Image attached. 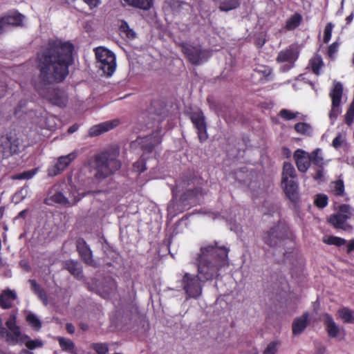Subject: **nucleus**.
<instances>
[{"label":"nucleus","mask_w":354,"mask_h":354,"mask_svg":"<svg viewBox=\"0 0 354 354\" xmlns=\"http://www.w3.org/2000/svg\"><path fill=\"white\" fill-rule=\"evenodd\" d=\"M74 46L70 41L50 40L37 54L39 75L31 81L34 89L44 99L59 107L68 103V95L53 84L63 82L69 75V67L73 64Z\"/></svg>","instance_id":"f257e3e1"},{"label":"nucleus","mask_w":354,"mask_h":354,"mask_svg":"<svg viewBox=\"0 0 354 354\" xmlns=\"http://www.w3.org/2000/svg\"><path fill=\"white\" fill-rule=\"evenodd\" d=\"M230 249L219 246L217 241L201 247L196 258L198 275L185 272L180 280L187 298H199L203 293V283L217 278L221 268L229 266Z\"/></svg>","instance_id":"f03ea898"},{"label":"nucleus","mask_w":354,"mask_h":354,"mask_svg":"<svg viewBox=\"0 0 354 354\" xmlns=\"http://www.w3.org/2000/svg\"><path fill=\"white\" fill-rule=\"evenodd\" d=\"M119 155V149L114 148L94 156L90 165L95 171L94 176L97 180H104L120 169L121 162L118 160Z\"/></svg>","instance_id":"7ed1b4c3"},{"label":"nucleus","mask_w":354,"mask_h":354,"mask_svg":"<svg viewBox=\"0 0 354 354\" xmlns=\"http://www.w3.org/2000/svg\"><path fill=\"white\" fill-rule=\"evenodd\" d=\"M278 204L272 203L268 207L267 211L264 212L265 216H274L277 215L279 219L277 225L264 232L262 234L264 243L270 247H274L281 240L292 239L293 236L288 223L281 219Z\"/></svg>","instance_id":"20e7f679"},{"label":"nucleus","mask_w":354,"mask_h":354,"mask_svg":"<svg viewBox=\"0 0 354 354\" xmlns=\"http://www.w3.org/2000/svg\"><path fill=\"white\" fill-rule=\"evenodd\" d=\"M297 176L294 166L290 162H285L281 174V185L287 198L294 203L299 201V186L296 180Z\"/></svg>","instance_id":"39448f33"},{"label":"nucleus","mask_w":354,"mask_h":354,"mask_svg":"<svg viewBox=\"0 0 354 354\" xmlns=\"http://www.w3.org/2000/svg\"><path fill=\"white\" fill-rule=\"evenodd\" d=\"M181 52L187 60L192 65L198 66L207 60L209 52L202 48L201 45L183 43L180 44Z\"/></svg>","instance_id":"423d86ee"},{"label":"nucleus","mask_w":354,"mask_h":354,"mask_svg":"<svg viewBox=\"0 0 354 354\" xmlns=\"http://www.w3.org/2000/svg\"><path fill=\"white\" fill-rule=\"evenodd\" d=\"M98 67L107 76H111L115 70L116 63L115 55L109 50L98 47L95 49Z\"/></svg>","instance_id":"0eeeda50"},{"label":"nucleus","mask_w":354,"mask_h":354,"mask_svg":"<svg viewBox=\"0 0 354 354\" xmlns=\"http://www.w3.org/2000/svg\"><path fill=\"white\" fill-rule=\"evenodd\" d=\"M343 91L344 88L342 84L340 82L335 81L333 84V88L329 92V97L331 99V109L329 111L328 116L332 124L334 123L342 112L340 104Z\"/></svg>","instance_id":"6e6552de"},{"label":"nucleus","mask_w":354,"mask_h":354,"mask_svg":"<svg viewBox=\"0 0 354 354\" xmlns=\"http://www.w3.org/2000/svg\"><path fill=\"white\" fill-rule=\"evenodd\" d=\"M21 147V141L11 134L0 137V158H6L18 153Z\"/></svg>","instance_id":"1a4fd4ad"},{"label":"nucleus","mask_w":354,"mask_h":354,"mask_svg":"<svg viewBox=\"0 0 354 354\" xmlns=\"http://www.w3.org/2000/svg\"><path fill=\"white\" fill-rule=\"evenodd\" d=\"M44 203L49 206L59 205L62 206L70 207L75 204L77 201H75L73 203L70 202L68 198L62 192L59 186L54 185L48 190Z\"/></svg>","instance_id":"9d476101"},{"label":"nucleus","mask_w":354,"mask_h":354,"mask_svg":"<svg viewBox=\"0 0 354 354\" xmlns=\"http://www.w3.org/2000/svg\"><path fill=\"white\" fill-rule=\"evenodd\" d=\"M299 51L295 45H290L284 50H281L276 58L278 63L287 62L288 65L283 66L282 71L286 72L293 67L295 62L298 59Z\"/></svg>","instance_id":"9b49d317"},{"label":"nucleus","mask_w":354,"mask_h":354,"mask_svg":"<svg viewBox=\"0 0 354 354\" xmlns=\"http://www.w3.org/2000/svg\"><path fill=\"white\" fill-rule=\"evenodd\" d=\"M76 250L78 252L80 259L87 266L97 268V264L93 259V252L90 246L83 238L77 239Z\"/></svg>","instance_id":"f8f14e48"},{"label":"nucleus","mask_w":354,"mask_h":354,"mask_svg":"<svg viewBox=\"0 0 354 354\" xmlns=\"http://www.w3.org/2000/svg\"><path fill=\"white\" fill-rule=\"evenodd\" d=\"M17 317L15 315H10V318L6 321V325L10 332L6 330V333L3 334L6 340L11 344H17L21 337V332L19 326L17 325Z\"/></svg>","instance_id":"ddd939ff"},{"label":"nucleus","mask_w":354,"mask_h":354,"mask_svg":"<svg viewBox=\"0 0 354 354\" xmlns=\"http://www.w3.org/2000/svg\"><path fill=\"white\" fill-rule=\"evenodd\" d=\"M190 119L195 128L197 129V134L201 142L205 141L207 138V125L205 116L201 111L193 112Z\"/></svg>","instance_id":"4468645a"},{"label":"nucleus","mask_w":354,"mask_h":354,"mask_svg":"<svg viewBox=\"0 0 354 354\" xmlns=\"http://www.w3.org/2000/svg\"><path fill=\"white\" fill-rule=\"evenodd\" d=\"M120 124V120L115 119L106 121L100 124L93 126L90 128L88 134L91 137L97 136L103 133L109 131Z\"/></svg>","instance_id":"2eb2a0df"},{"label":"nucleus","mask_w":354,"mask_h":354,"mask_svg":"<svg viewBox=\"0 0 354 354\" xmlns=\"http://www.w3.org/2000/svg\"><path fill=\"white\" fill-rule=\"evenodd\" d=\"M294 158L298 170L301 173H306L310 165L309 156H306V152L298 149L294 153Z\"/></svg>","instance_id":"dca6fc26"},{"label":"nucleus","mask_w":354,"mask_h":354,"mask_svg":"<svg viewBox=\"0 0 354 354\" xmlns=\"http://www.w3.org/2000/svg\"><path fill=\"white\" fill-rule=\"evenodd\" d=\"M348 219V216L347 215L336 213L330 215L328 221L336 229H341L345 231L351 230L352 226L346 223Z\"/></svg>","instance_id":"f3484780"},{"label":"nucleus","mask_w":354,"mask_h":354,"mask_svg":"<svg viewBox=\"0 0 354 354\" xmlns=\"http://www.w3.org/2000/svg\"><path fill=\"white\" fill-rule=\"evenodd\" d=\"M323 317L324 324L328 337L331 338L337 337L341 328L336 324L332 315L326 313L323 315Z\"/></svg>","instance_id":"a211bd4d"},{"label":"nucleus","mask_w":354,"mask_h":354,"mask_svg":"<svg viewBox=\"0 0 354 354\" xmlns=\"http://www.w3.org/2000/svg\"><path fill=\"white\" fill-rule=\"evenodd\" d=\"M64 268L78 280L84 277L82 266L77 261L71 259L66 261L64 263Z\"/></svg>","instance_id":"6ab92c4d"},{"label":"nucleus","mask_w":354,"mask_h":354,"mask_svg":"<svg viewBox=\"0 0 354 354\" xmlns=\"http://www.w3.org/2000/svg\"><path fill=\"white\" fill-rule=\"evenodd\" d=\"M17 298L14 290H3L0 295V307L2 309H10L12 307V302Z\"/></svg>","instance_id":"aec40b11"},{"label":"nucleus","mask_w":354,"mask_h":354,"mask_svg":"<svg viewBox=\"0 0 354 354\" xmlns=\"http://www.w3.org/2000/svg\"><path fill=\"white\" fill-rule=\"evenodd\" d=\"M308 317L309 314L306 312L299 317H297L294 319L292 325L293 335H299L306 328L308 324Z\"/></svg>","instance_id":"412c9836"},{"label":"nucleus","mask_w":354,"mask_h":354,"mask_svg":"<svg viewBox=\"0 0 354 354\" xmlns=\"http://www.w3.org/2000/svg\"><path fill=\"white\" fill-rule=\"evenodd\" d=\"M76 157L75 153H71L66 156L59 157L55 165L54 175H57L62 172Z\"/></svg>","instance_id":"4be33fe9"},{"label":"nucleus","mask_w":354,"mask_h":354,"mask_svg":"<svg viewBox=\"0 0 354 354\" xmlns=\"http://www.w3.org/2000/svg\"><path fill=\"white\" fill-rule=\"evenodd\" d=\"M161 142L158 136H149L143 138L140 142L141 149L147 153L153 151L154 147Z\"/></svg>","instance_id":"5701e85b"},{"label":"nucleus","mask_w":354,"mask_h":354,"mask_svg":"<svg viewBox=\"0 0 354 354\" xmlns=\"http://www.w3.org/2000/svg\"><path fill=\"white\" fill-rule=\"evenodd\" d=\"M124 2L131 7L143 10H149L153 4V0H123Z\"/></svg>","instance_id":"b1692460"},{"label":"nucleus","mask_w":354,"mask_h":354,"mask_svg":"<svg viewBox=\"0 0 354 354\" xmlns=\"http://www.w3.org/2000/svg\"><path fill=\"white\" fill-rule=\"evenodd\" d=\"M202 194V189L200 187H195L192 189H187L180 198V202L183 205H189L188 201L196 198L198 195Z\"/></svg>","instance_id":"393cba45"},{"label":"nucleus","mask_w":354,"mask_h":354,"mask_svg":"<svg viewBox=\"0 0 354 354\" xmlns=\"http://www.w3.org/2000/svg\"><path fill=\"white\" fill-rule=\"evenodd\" d=\"M310 162L314 165L324 168L325 165L324 157L322 156V151L319 148H317L308 154Z\"/></svg>","instance_id":"a878e982"},{"label":"nucleus","mask_w":354,"mask_h":354,"mask_svg":"<svg viewBox=\"0 0 354 354\" xmlns=\"http://www.w3.org/2000/svg\"><path fill=\"white\" fill-rule=\"evenodd\" d=\"M339 317L344 324H354V311L347 307H343L337 310Z\"/></svg>","instance_id":"bb28decb"},{"label":"nucleus","mask_w":354,"mask_h":354,"mask_svg":"<svg viewBox=\"0 0 354 354\" xmlns=\"http://www.w3.org/2000/svg\"><path fill=\"white\" fill-rule=\"evenodd\" d=\"M302 21V16L298 12L291 15L286 21L285 28L287 30H293L299 26Z\"/></svg>","instance_id":"cd10ccee"},{"label":"nucleus","mask_w":354,"mask_h":354,"mask_svg":"<svg viewBox=\"0 0 354 354\" xmlns=\"http://www.w3.org/2000/svg\"><path fill=\"white\" fill-rule=\"evenodd\" d=\"M332 193L335 196H343L345 194L344 183L342 179H338L330 183Z\"/></svg>","instance_id":"c85d7f7f"},{"label":"nucleus","mask_w":354,"mask_h":354,"mask_svg":"<svg viewBox=\"0 0 354 354\" xmlns=\"http://www.w3.org/2000/svg\"><path fill=\"white\" fill-rule=\"evenodd\" d=\"M6 28L9 26H20L23 22L24 16L21 14L15 15H8L3 17Z\"/></svg>","instance_id":"c756f323"},{"label":"nucleus","mask_w":354,"mask_h":354,"mask_svg":"<svg viewBox=\"0 0 354 354\" xmlns=\"http://www.w3.org/2000/svg\"><path fill=\"white\" fill-rule=\"evenodd\" d=\"M310 65L313 73L319 75L320 74L321 68L324 65V62L321 56L317 55L312 58L310 61Z\"/></svg>","instance_id":"7c9ffc66"},{"label":"nucleus","mask_w":354,"mask_h":354,"mask_svg":"<svg viewBox=\"0 0 354 354\" xmlns=\"http://www.w3.org/2000/svg\"><path fill=\"white\" fill-rule=\"evenodd\" d=\"M59 344L63 351L72 352L75 348L74 343L70 339L62 337L57 338Z\"/></svg>","instance_id":"2f4dec72"},{"label":"nucleus","mask_w":354,"mask_h":354,"mask_svg":"<svg viewBox=\"0 0 354 354\" xmlns=\"http://www.w3.org/2000/svg\"><path fill=\"white\" fill-rule=\"evenodd\" d=\"M119 30L121 33L125 34L127 37L129 39H133L136 37L135 32L130 28L129 24L125 21H122Z\"/></svg>","instance_id":"473e14b6"},{"label":"nucleus","mask_w":354,"mask_h":354,"mask_svg":"<svg viewBox=\"0 0 354 354\" xmlns=\"http://www.w3.org/2000/svg\"><path fill=\"white\" fill-rule=\"evenodd\" d=\"M354 120V100L350 104L346 113L344 115V122L348 126L351 127Z\"/></svg>","instance_id":"72a5a7b5"},{"label":"nucleus","mask_w":354,"mask_h":354,"mask_svg":"<svg viewBox=\"0 0 354 354\" xmlns=\"http://www.w3.org/2000/svg\"><path fill=\"white\" fill-rule=\"evenodd\" d=\"M323 242L327 245H334L339 247L346 243V240L340 237L330 236L327 239L324 238Z\"/></svg>","instance_id":"f704fd0d"},{"label":"nucleus","mask_w":354,"mask_h":354,"mask_svg":"<svg viewBox=\"0 0 354 354\" xmlns=\"http://www.w3.org/2000/svg\"><path fill=\"white\" fill-rule=\"evenodd\" d=\"M26 319L28 324L36 330H39L41 327L40 320L32 313H29Z\"/></svg>","instance_id":"c9c22d12"},{"label":"nucleus","mask_w":354,"mask_h":354,"mask_svg":"<svg viewBox=\"0 0 354 354\" xmlns=\"http://www.w3.org/2000/svg\"><path fill=\"white\" fill-rule=\"evenodd\" d=\"M29 283L30 284V287L32 290L39 295L41 298L46 296L44 290L41 287V286L36 281L35 279H30Z\"/></svg>","instance_id":"e433bc0d"},{"label":"nucleus","mask_w":354,"mask_h":354,"mask_svg":"<svg viewBox=\"0 0 354 354\" xmlns=\"http://www.w3.org/2000/svg\"><path fill=\"white\" fill-rule=\"evenodd\" d=\"M328 196L324 194H319L315 199V205L319 208H324L328 205Z\"/></svg>","instance_id":"4c0bfd02"},{"label":"nucleus","mask_w":354,"mask_h":354,"mask_svg":"<svg viewBox=\"0 0 354 354\" xmlns=\"http://www.w3.org/2000/svg\"><path fill=\"white\" fill-rule=\"evenodd\" d=\"M295 130L302 135L309 134L310 126L305 122H298L295 125Z\"/></svg>","instance_id":"58836bf2"},{"label":"nucleus","mask_w":354,"mask_h":354,"mask_svg":"<svg viewBox=\"0 0 354 354\" xmlns=\"http://www.w3.org/2000/svg\"><path fill=\"white\" fill-rule=\"evenodd\" d=\"M334 26H335L334 24L331 22H328V24H326V25L324 28V38H323L324 43L327 44L330 40L331 35H332V31H333Z\"/></svg>","instance_id":"ea45409f"},{"label":"nucleus","mask_w":354,"mask_h":354,"mask_svg":"<svg viewBox=\"0 0 354 354\" xmlns=\"http://www.w3.org/2000/svg\"><path fill=\"white\" fill-rule=\"evenodd\" d=\"M339 46V43L335 41L332 43L328 48L327 55L331 60H334L335 58V54L337 53Z\"/></svg>","instance_id":"a19ab883"},{"label":"nucleus","mask_w":354,"mask_h":354,"mask_svg":"<svg viewBox=\"0 0 354 354\" xmlns=\"http://www.w3.org/2000/svg\"><path fill=\"white\" fill-rule=\"evenodd\" d=\"M91 348L97 354H106L109 351L107 344L102 343H93L91 345Z\"/></svg>","instance_id":"79ce46f5"},{"label":"nucleus","mask_w":354,"mask_h":354,"mask_svg":"<svg viewBox=\"0 0 354 354\" xmlns=\"http://www.w3.org/2000/svg\"><path fill=\"white\" fill-rule=\"evenodd\" d=\"M133 169L140 174L147 170L146 162L145 159L141 157L133 165Z\"/></svg>","instance_id":"37998d69"},{"label":"nucleus","mask_w":354,"mask_h":354,"mask_svg":"<svg viewBox=\"0 0 354 354\" xmlns=\"http://www.w3.org/2000/svg\"><path fill=\"white\" fill-rule=\"evenodd\" d=\"M338 214H346L348 216V219L351 217V207L348 204H342L338 207Z\"/></svg>","instance_id":"c03bdc74"},{"label":"nucleus","mask_w":354,"mask_h":354,"mask_svg":"<svg viewBox=\"0 0 354 354\" xmlns=\"http://www.w3.org/2000/svg\"><path fill=\"white\" fill-rule=\"evenodd\" d=\"M37 172V169H33L31 170L24 171L18 175H17V179H30L32 178Z\"/></svg>","instance_id":"a18cd8bd"},{"label":"nucleus","mask_w":354,"mask_h":354,"mask_svg":"<svg viewBox=\"0 0 354 354\" xmlns=\"http://www.w3.org/2000/svg\"><path fill=\"white\" fill-rule=\"evenodd\" d=\"M279 115L286 120H290L296 118V114L288 109H282Z\"/></svg>","instance_id":"49530a36"},{"label":"nucleus","mask_w":354,"mask_h":354,"mask_svg":"<svg viewBox=\"0 0 354 354\" xmlns=\"http://www.w3.org/2000/svg\"><path fill=\"white\" fill-rule=\"evenodd\" d=\"M26 346L30 350H34L37 347L42 346L43 344L41 341L35 339V340H28L25 342Z\"/></svg>","instance_id":"de8ad7c7"},{"label":"nucleus","mask_w":354,"mask_h":354,"mask_svg":"<svg viewBox=\"0 0 354 354\" xmlns=\"http://www.w3.org/2000/svg\"><path fill=\"white\" fill-rule=\"evenodd\" d=\"M277 342H272L266 347L264 354H275L277 351Z\"/></svg>","instance_id":"09e8293b"},{"label":"nucleus","mask_w":354,"mask_h":354,"mask_svg":"<svg viewBox=\"0 0 354 354\" xmlns=\"http://www.w3.org/2000/svg\"><path fill=\"white\" fill-rule=\"evenodd\" d=\"M91 8L97 7L100 3V0H83Z\"/></svg>","instance_id":"8fccbe9b"},{"label":"nucleus","mask_w":354,"mask_h":354,"mask_svg":"<svg viewBox=\"0 0 354 354\" xmlns=\"http://www.w3.org/2000/svg\"><path fill=\"white\" fill-rule=\"evenodd\" d=\"M313 178L315 180H321L324 177L323 174V168H319L316 171L315 174L313 175Z\"/></svg>","instance_id":"3c124183"},{"label":"nucleus","mask_w":354,"mask_h":354,"mask_svg":"<svg viewBox=\"0 0 354 354\" xmlns=\"http://www.w3.org/2000/svg\"><path fill=\"white\" fill-rule=\"evenodd\" d=\"M333 146L335 147V148H338L339 147L341 146L342 145V139H341V136L340 134H339L337 136H336L333 140Z\"/></svg>","instance_id":"603ef678"},{"label":"nucleus","mask_w":354,"mask_h":354,"mask_svg":"<svg viewBox=\"0 0 354 354\" xmlns=\"http://www.w3.org/2000/svg\"><path fill=\"white\" fill-rule=\"evenodd\" d=\"M66 329L67 332L70 334H73L75 330V326L71 323L66 324Z\"/></svg>","instance_id":"864d4df0"},{"label":"nucleus","mask_w":354,"mask_h":354,"mask_svg":"<svg viewBox=\"0 0 354 354\" xmlns=\"http://www.w3.org/2000/svg\"><path fill=\"white\" fill-rule=\"evenodd\" d=\"M6 93V86L3 84H0V98L3 97Z\"/></svg>","instance_id":"5fc2aeb1"},{"label":"nucleus","mask_w":354,"mask_h":354,"mask_svg":"<svg viewBox=\"0 0 354 354\" xmlns=\"http://www.w3.org/2000/svg\"><path fill=\"white\" fill-rule=\"evenodd\" d=\"M6 28V23H4L3 17H0V34H2Z\"/></svg>","instance_id":"6e6d98bb"},{"label":"nucleus","mask_w":354,"mask_h":354,"mask_svg":"<svg viewBox=\"0 0 354 354\" xmlns=\"http://www.w3.org/2000/svg\"><path fill=\"white\" fill-rule=\"evenodd\" d=\"M282 153H283V156H285L287 158H289L291 156V151L287 147H283V149H282Z\"/></svg>","instance_id":"4d7b16f0"},{"label":"nucleus","mask_w":354,"mask_h":354,"mask_svg":"<svg viewBox=\"0 0 354 354\" xmlns=\"http://www.w3.org/2000/svg\"><path fill=\"white\" fill-rule=\"evenodd\" d=\"M354 250V240L351 241L347 245V252L350 253Z\"/></svg>","instance_id":"13d9d810"},{"label":"nucleus","mask_w":354,"mask_h":354,"mask_svg":"<svg viewBox=\"0 0 354 354\" xmlns=\"http://www.w3.org/2000/svg\"><path fill=\"white\" fill-rule=\"evenodd\" d=\"M77 129H78V125L75 124L71 126L68 129V133H73L75 132Z\"/></svg>","instance_id":"bf43d9fd"},{"label":"nucleus","mask_w":354,"mask_h":354,"mask_svg":"<svg viewBox=\"0 0 354 354\" xmlns=\"http://www.w3.org/2000/svg\"><path fill=\"white\" fill-rule=\"evenodd\" d=\"M27 212H28V209H24V210L21 211L18 214L17 218H25L26 216Z\"/></svg>","instance_id":"052dcab7"},{"label":"nucleus","mask_w":354,"mask_h":354,"mask_svg":"<svg viewBox=\"0 0 354 354\" xmlns=\"http://www.w3.org/2000/svg\"><path fill=\"white\" fill-rule=\"evenodd\" d=\"M326 352V347L325 346H319L317 348V354H324Z\"/></svg>","instance_id":"680f3d73"},{"label":"nucleus","mask_w":354,"mask_h":354,"mask_svg":"<svg viewBox=\"0 0 354 354\" xmlns=\"http://www.w3.org/2000/svg\"><path fill=\"white\" fill-rule=\"evenodd\" d=\"M353 13H351L350 15H348L346 18V24H349L353 21Z\"/></svg>","instance_id":"e2e57ef3"},{"label":"nucleus","mask_w":354,"mask_h":354,"mask_svg":"<svg viewBox=\"0 0 354 354\" xmlns=\"http://www.w3.org/2000/svg\"><path fill=\"white\" fill-rule=\"evenodd\" d=\"M5 212V207H0V219H1L4 215Z\"/></svg>","instance_id":"0e129e2a"},{"label":"nucleus","mask_w":354,"mask_h":354,"mask_svg":"<svg viewBox=\"0 0 354 354\" xmlns=\"http://www.w3.org/2000/svg\"><path fill=\"white\" fill-rule=\"evenodd\" d=\"M80 328L83 330H86L88 329V326L86 324H80Z\"/></svg>","instance_id":"69168bd1"},{"label":"nucleus","mask_w":354,"mask_h":354,"mask_svg":"<svg viewBox=\"0 0 354 354\" xmlns=\"http://www.w3.org/2000/svg\"><path fill=\"white\" fill-rule=\"evenodd\" d=\"M63 1H64V3H67V4H69L72 2H74L76 0H62Z\"/></svg>","instance_id":"338daca9"},{"label":"nucleus","mask_w":354,"mask_h":354,"mask_svg":"<svg viewBox=\"0 0 354 354\" xmlns=\"http://www.w3.org/2000/svg\"><path fill=\"white\" fill-rule=\"evenodd\" d=\"M25 339H29V337L26 335H24L21 337V340L23 341Z\"/></svg>","instance_id":"774afa93"}]
</instances>
